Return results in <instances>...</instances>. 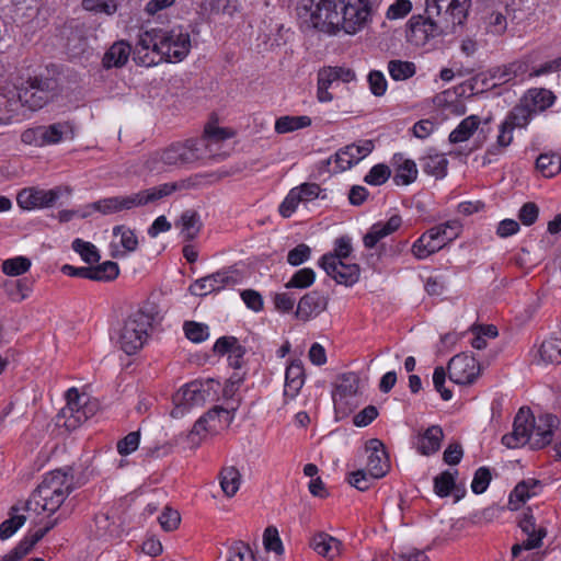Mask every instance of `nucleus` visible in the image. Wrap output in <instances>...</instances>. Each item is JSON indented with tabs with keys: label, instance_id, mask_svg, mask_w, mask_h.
Here are the masks:
<instances>
[{
	"label": "nucleus",
	"instance_id": "1",
	"mask_svg": "<svg viewBox=\"0 0 561 561\" xmlns=\"http://www.w3.org/2000/svg\"><path fill=\"white\" fill-rule=\"evenodd\" d=\"M191 48V35L184 26L156 27L139 35L134 59L146 67L161 61L175 64L184 60Z\"/></svg>",
	"mask_w": 561,
	"mask_h": 561
},
{
	"label": "nucleus",
	"instance_id": "2",
	"mask_svg": "<svg viewBox=\"0 0 561 561\" xmlns=\"http://www.w3.org/2000/svg\"><path fill=\"white\" fill-rule=\"evenodd\" d=\"M72 468L56 469L46 473L27 501L41 511L54 514L76 489Z\"/></svg>",
	"mask_w": 561,
	"mask_h": 561
},
{
	"label": "nucleus",
	"instance_id": "3",
	"mask_svg": "<svg viewBox=\"0 0 561 561\" xmlns=\"http://www.w3.org/2000/svg\"><path fill=\"white\" fill-rule=\"evenodd\" d=\"M207 158H210L207 152V139H187L154 151L147 159L146 167L150 171L162 172L167 168H181Z\"/></svg>",
	"mask_w": 561,
	"mask_h": 561
},
{
	"label": "nucleus",
	"instance_id": "4",
	"mask_svg": "<svg viewBox=\"0 0 561 561\" xmlns=\"http://www.w3.org/2000/svg\"><path fill=\"white\" fill-rule=\"evenodd\" d=\"M340 5L341 0H301L297 10L310 27L332 35L340 31Z\"/></svg>",
	"mask_w": 561,
	"mask_h": 561
},
{
	"label": "nucleus",
	"instance_id": "5",
	"mask_svg": "<svg viewBox=\"0 0 561 561\" xmlns=\"http://www.w3.org/2000/svg\"><path fill=\"white\" fill-rule=\"evenodd\" d=\"M471 0H426L425 12L432 25L443 32H454L465 24Z\"/></svg>",
	"mask_w": 561,
	"mask_h": 561
},
{
	"label": "nucleus",
	"instance_id": "6",
	"mask_svg": "<svg viewBox=\"0 0 561 561\" xmlns=\"http://www.w3.org/2000/svg\"><path fill=\"white\" fill-rule=\"evenodd\" d=\"M220 388L219 381L214 379L194 380L183 386L174 396L173 417L182 416L192 408L203 407L217 398Z\"/></svg>",
	"mask_w": 561,
	"mask_h": 561
},
{
	"label": "nucleus",
	"instance_id": "7",
	"mask_svg": "<svg viewBox=\"0 0 561 561\" xmlns=\"http://www.w3.org/2000/svg\"><path fill=\"white\" fill-rule=\"evenodd\" d=\"M460 230L461 225L457 220L432 227L413 242L411 251L417 260H424L455 240Z\"/></svg>",
	"mask_w": 561,
	"mask_h": 561
},
{
	"label": "nucleus",
	"instance_id": "8",
	"mask_svg": "<svg viewBox=\"0 0 561 561\" xmlns=\"http://www.w3.org/2000/svg\"><path fill=\"white\" fill-rule=\"evenodd\" d=\"M152 317L141 310L128 316L119 331L117 344L122 351H139L148 339V330L151 328Z\"/></svg>",
	"mask_w": 561,
	"mask_h": 561
},
{
	"label": "nucleus",
	"instance_id": "9",
	"mask_svg": "<svg viewBox=\"0 0 561 561\" xmlns=\"http://www.w3.org/2000/svg\"><path fill=\"white\" fill-rule=\"evenodd\" d=\"M57 82L50 77H30L21 88L16 99L21 100V106L25 105L31 111L43 108L56 95Z\"/></svg>",
	"mask_w": 561,
	"mask_h": 561
},
{
	"label": "nucleus",
	"instance_id": "10",
	"mask_svg": "<svg viewBox=\"0 0 561 561\" xmlns=\"http://www.w3.org/2000/svg\"><path fill=\"white\" fill-rule=\"evenodd\" d=\"M69 186H55L50 190L36 187L23 188L16 196L18 205L26 210L34 208H47L54 206L62 196H69Z\"/></svg>",
	"mask_w": 561,
	"mask_h": 561
},
{
	"label": "nucleus",
	"instance_id": "11",
	"mask_svg": "<svg viewBox=\"0 0 561 561\" xmlns=\"http://www.w3.org/2000/svg\"><path fill=\"white\" fill-rule=\"evenodd\" d=\"M151 204L148 190H141L130 195H119L96 201L87 206L88 210L111 215L122 210L142 207Z\"/></svg>",
	"mask_w": 561,
	"mask_h": 561
},
{
	"label": "nucleus",
	"instance_id": "12",
	"mask_svg": "<svg viewBox=\"0 0 561 561\" xmlns=\"http://www.w3.org/2000/svg\"><path fill=\"white\" fill-rule=\"evenodd\" d=\"M340 31L355 34L362 30L369 15L367 0H341L339 10Z\"/></svg>",
	"mask_w": 561,
	"mask_h": 561
},
{
	"label": "nucleus",
	"instance_id": "13",
	"mask_svg": "<svg viewBox=\"0 0 561 561\" xmlns=\"http://www.w3.org/2000/svg\"><path fill=\"white\" fill-rule=\"evenodd\" d=\"M448 377L457 385L472 383L481 371L479 360L473 353H457L449 359Z\"/></svg>",
	"mask_w": 561,
	"mask_h": 561
},
{
	"label": "nucleus",
	"instance_id": "14",
	"mask_svg": "<svg viewBox=\"0 0 561 561\" xmlns=\"http://www.w3.org/2000/svg\"><path fill=\"white\" fill-rule=\"evenodd\" d=\"M67 404L61 409L58 417L65 419L64 425L68 430H75L89 419L88 407H96L94 401H87L82 404V397L77 388L72 387L66 392Z\"/></svg>",
	"mask_w": 561,
	"mask_h": 561
},
{
	"label": "nucleus",
	"instance_id": "15",
	"mask_svg": "<svg viewBox=\"0 0 561 561\" xmlns=\"http://www.w3.org/2000/svg\"><path fill=\"white\" fill-rule=\"evenodd\" d=\"M319 265L337 284L353 286L359 279L360 268L356 263L336 260V256L322 255Z\"/></svg>",
	"mask_w": 561,
	"mask_h": 561
},
{
	"label": "nucleus",
	"instance_id": "16",
	"mask_svg": "<svg viewBox=\"0 0 561 561\" xmlns=\"http://www.w3.org/2000/svg\"><path fill=\"white\" fill-rule=\"evenodd\" d=\"M533 421L534 414L530 409L520 408L514 417L513 431L502 437V444L512 449L530 445Z\"/></svg>",
	"mask_w": 561,
	"mask_h": 561
},
{
	"label": "nucleus",
	"instance_id": "17",
	"mask_svg": "<svg viewBox=\"0 0 561 561\" xmlns=\"http://www.w3.org/2000/svg\"><path fill=\"white\" fill-rule=\"evenodd\" d=\"M560 426V420L553 414H542L531 422L530 448L541 449L548 446Z\"/></svg>",
	"mask_w": 561,
	"mask_h": 561
},
{
	"label": "nucleus",
	"instance_id": "18",
	"mask_svg": "<svg viewBox=\"0 0 561 561\" xmlns=\"http://www.w3.org/2000/svg\"><path fill=\"white\" fill-rule=\"evenodd\" d=\"M373 140L365 139L347 145L336 151L334 162L336 171H346L366 158L374 150Z\"/></svg>",
	"mask_w": 561,
	"mask_h": 561
},
{
	"label": "nucleus",
	"instance_id": "19",
	"mask_svg": "<svg viewBox=\"0 0 561 561\" xmlns=\"http://www.w3.org/2000/svg\"><path fill=\"white\" fill-rule=\"evenodd\" d=\"M236 282L229 270H220L196 279L188 290L194 296L204 297L214 291H219L229 285H234Z\"/></svg>",
	"mask_w": 561,
	"mask_h": 561
},
{
	"label": "nucleus",
	"instance_id": "20",
	"mask_svg": "<svg viewBox=\"0 0 561 561\" xmlns=\"http://www.w3.org/2000/svg\"><path fill=\"white\" fill-rule=\"evenodd\" d=\"M366 451L369 454L367 458L369 476L374 479L385 477L390 469V461L383 443L378 438H371L366 443Z\"/></svg>",
	"mask_w": 561,
	"mask_h": 561
},
{
	"label": "nucleus",
	"instance_id": "21",
	"mask_svg": "<svg viewBox=\"0 0 561 561\" xmlns=\"http://www.w3.org/2000/svg\"><path fill=\"white\" fill-rule=\"evenodd\" d=\"M36 511L32 501L18 502L9 510V518L0 524V540L11 538L26 522L27 517L23 512Z\"/></svg>",
	"mask_w": 561,
	"mask_h": 561
},
{
	"label": "nucleus",
	"instance_id": "22",
	"mask_svg": "<svg viewBox=\"0 0 561 561\" xmlns=\"http://www.w3.org/2000/svg\"><path fill=\"white\" fill-rule=\"evenodd\" d=\"M359 380L355 374L343 375L341 382L336 386L332 399L335 409L339 410H352L354 403L353 400L358 394Z\"/></svg>",
	"mask_w": 561,
	"mask_h": 561
},
{
	"label": "nucleus",
	"instance_id": "23",
	"mask_svg": "<svg viewBox=\"0 0 561 561\" xmlns=\"http://www.w3.org/2000/svg\"><path fill=\"white\" fill-rule=\"evenodd\" d=\"M206 175L196 174L194 176L171 183H163L148 190L151 204L171 195L175 191L196 188L205 183Z\"/></svg>",
	"mask_w": 561,
	"mask_h": 561
},
{
	"label": "nucleus",
	"instance_id": "24",
	"mask_svg": "<svg viewBox=\"0 0 561 561\" xmlns=\"http://www.w3.org/2000/svg\"><path fill=\"white\" fill-rule=\"evenodd\" d=\"M443 439V428L439 425H432L415 436L413 445L419 454L432 456L439 450Z\"/></svg>",
	"mask_w": 561,
	"mask_h": 561
},
{
	"label": "nucleus",
	"instance_id": "25",
	"mask_svg": "<svg viewBox=\"0 0 561 561\" xmlns=\"http://www.w3.org/2000/svg\"><path fill=\"white\" fill-rule=\"evenodd\" d=\"M541 489L542 483L540 480L534 478L522 480L510 494V508L518 510L528 499L538 495Z\"/></svg>",
	"mask_w": 561,
	"mask_h": 561
},
{
	"label": "nucleus",
	"instance_id": "26",
	"mask_svg": "<svg viewBox=\"0 0 561 561\" xmlns=\"http://www.w3.org/2000/svg\"><path fill=\"white\" fill-rule=\"evenodd\" d=\"M401 224L402 219L399 215L391 216L386 222L374 224L363 238L364 245L367 249L375 248L380 240L397 231Z\"/></svg>",
	"mask_w": 561,
	"mask_h": 561
},
{
	"label": "nucleus",
	"instance_id": "27",
	"mask_svg": "<svg viewBox=\"0 0 561 561\" xmlns=\"http://www.w3.org/2000/svg\"><path fill=\"white\" fill-rule=\"evenodd\" d=\"M520 99L536 116L553 105L556 95L545 88H531Z\"/></svg>",
	"mask_w": 561,
	"mask_h": 561
},
{
	"label": "nucleus",
	"instance_id": "28",
	"mask_svg": "<svg viewBox=\"0 0 561 561\" xmlns=\"http://www.w3.org/2000/svg\"><path fill=\"white\" fill-rule=\"evenodd\" d=\"M325 306V298L319 291L313 290L300 298L296 316L298 319L307 321L323 311Z\"/></svg>",
	"mask_w": 561,
	"mask_h": 561
},
{
	"label": "nucleus",
	"instance_id": "29",
	"mask_svg": "<svg viewBox=\"0 0 561 561\" xmlns=\"http://www.w3.org/2000/svg\"><path fill=\"white\" fill-rule=\"evenodd\" d=\"M310 547L319 556L332 560L341 554L342 542L337 538L320 531L310 539Z\"/></svg>",
	"mask_w": 561,
	"mask_h": 561
},
{
	"label": "nucleus",
	"instance_id": "30",
	"mask_svg": "<svg viewBox=\"0 0 561 561\" xmlns=\"http://www.w3.org/2000/svg\"><path fill=\"white\" fill-rule=\"evenodd\" d=\"M396 167L393 182L397 185H410L419 174L416 163L411 159H405L402 153H396L392 158Z\"/></svg>",
	"mask_w": 561,
	"mask_h": 561
},
{
	"label": "nucleus",
	"instance_id": "31",
	"mask_svg": "<svg viewBox=\"0 0 561 561\" xmlns=\"http://www.w3.org/2000/svg\"><path fill=\"white\" fill-rule=\"evenodd\" d=\"M131 47L126 41L115 42L104 54L102 65L105 69L122 68L126 65Z\"/></svg>",
	"mask_w": 561,
	"mask_h": 561
},
{
	"label": "nucleus",
	"instance_id": "32",
	"mask_svg": "<svg viewBox=\"0 0 561 561\" xmlns=\"http://www.w3.org/2000/svg\"><path fill=\"white\" fill-rule=\"evenodd\" d=\"M527 71V65L524 62L515 61L502 67H496L492 70L491 77L499 81V83H508L516 79L520 81Z\"/></svg>",
	"mask_w": 561,
	"mask_h": 561
},
{
	"label": "nucleus",
	"instance_id": "33",
	"mask_svg": "<svg viewBox=\"0 0 561 561\" xmlns=\"http://www.w3.org/2000/svg\"><path fill=\"white\" fill-rule=\"evenodd\" d=\"M469 331L472 334L470 344L478 351L488 347V340L495 339L499 335L497 328L493 324L474 323L469 328Z\"/></svg>",
	"mask_w": 561,
	"mask_h": 561
},
{
	"label": "nucleus",
	"instance_id": "34",
	"mask_svg": "<svg viewBox=\"0 0 561 561\" xmlns=\"http://www.w3.org/2000/svg\"><path fill=\"white\" fill-rule=\"evenodd\" d=\"M535 115L531 110L519 100V102L508 112L505 119L503 121L511 128H525Z\"/></svg>",
	"mask_w": 561,
	"mask_h": 561
},
{
	"label": "nucleus",
	"instance_id": "35",
	"mask_svg": "<svg viewBox=\"0 0 561 561\" xmlns=\"http://www.w3.org/2000/svg\"><path fill=\"white\" fill-rule=\"evenodd\" d=\"M513 128L506 125L504 122L499 127V135L495 144L491 145L485 151V158L488 162L492 161V157L500 156L513 141Z\"/></svg>",
	"mask_w": 561,
	"mask_h": 561
},
{
	"label": "nucleus",
	"instance_id": "36",
	"mask_svg": "<svg viewBox=\"0 0 561 561\" xmlns=\"http://www.w3.org/2000/svg\"><path fill=\"white\" fill-rule=\"evenodd\" d=\"M479 125L480 118L477 115H470L463 118L459 125L449 134V141L451 144H459L468 140L478 129Z\"/></svg>",
	"mask_w": 561,
	"mask_h": 561
},
{
	"label": "nucleus",
	"instance_id": "37",
	"mask_svg": "<svg viewBox=\"0 0 561 561\" xmlns=\"http://www.w3.org/2000/svg\"><path fill=\"white\" fill-rule=\"evenodd\" d=\"M21 100L14 94L0 93V126L9 125L19 115Z\"/></svg>",
	"mask_w": 561,
	"mask_h": 561
},
{
	"label": "nucleus",
	"instance_id": "38",
	"mask_svg": "<svg viewBox=\"0 0 561 561\" xmlns=\"http://www.w3.org/2000/svg\"><path fill=\"white\" fill-rule=\"evenodd\" d=\"M220 486L222 492L232 497L241 484V474L236 467H225L219 473Z\"/></svg>",
	"mask_w": 561,
	"mask_h": 561
},
{
	"label": "nucleus",
	"instance_id": "39",
	"mask_svg": "<svg viewBox=\"0 0 561 561\" xmlns=\"http://www.w3.org/2000/svg\"><path fill=\"white\" fill-rule=\"evenodd\" d=\"M311 125V118L306 115L301 116H282L275 122V131L277 134L291 133Z\"/></svg>",
	"mask_w": 561,
	"mask_h": 561
},
{
	"label": "nucleus",
	"instance_id": "40",
	"mask_svg": "<svg viewBox=\"0 0 561 561\" xmlns=\"http://www.w3.org/2000/svg\"><path fill=\"white\" fill-rule=\"evenodd\" d=\"M238 409L237 405H231L230 408H222L219 405L214 407L207 413L203 415V417H207L208 424H217L218 430L228 426L231 424L234 417V411Z\"/></svg>",
	"mask_w": 561,
	"mask_h": 561
},
{
	"label": "nucleus",
	"instance_id": "41",
	"mask_svg": "<svg viewBox=\"0 0 561 561\" xmlns=\"http://www.w3.org/2000/svg\"><path fill=\"white\" fill-rule=\"evenodd\" d=\"M518 526L522 529V531L527 536V539H533L539 536L540 547L542 546V540L547 536V529L545 527L537 528L536 519L533 515L530 507L523 512V515L518 520Z\"/></svg>",
	"mask_w": 561,
	"mask_h": 561
},
{
	"label": "nucleus",
	"instance_id": "42",
	"mask_svg": "<svg viewBox=\"0 0 561 561\" xmlns=\"http://www.w3.org/2000/svg\"><path fill=\"white\" fill-rule=\"evenodd\" d=\"M536 168L545 178H552L561 171V157L554 152L541 153L536 160Z\"/></svg>",
	"mask_w": 561,
	"mask_h": 561
},
{
	"label": "nucleus",
	"instance_id": "43",
	"mask_svg": "<svg viewBox=\"0 0 561 561\" xmlns=\"http://www.w3.org/2000/svg\"><path fill=\"white\" fill-rule=\"evenodd\" d=\"M448 160L444 154H430L422 159V169L428 174L436 179H442L447 173Z\"/></svg>",
	"mask_w": 561,
	"mask_h": 561
},
{
	"label": "nucleus",
	"instance_id": "44",
	"mask_svg": "<svg viewBox=\"0 0 561 561\" xmlns=\"http://www.w3.org/2000/svg\"><path fill=\"white\" fill-rule=\"evenodd\" d=\"M43 147L55 145L62 140L64 136L71 130L68 123H55L48 126H42Z\"/></svg>",
	"mask_w": 561,
	"mask_h": 561
},
{
	"label": "nucleus",
	"instance_id": "45",
	"mask_svg": "<svg viewBox=\"0 0 561 561\" xmlns=\"http://www.w3.org/2000/svg\"><path fill=\"white\" fill-rule=\"evenodd\" d=\"M416 67L412 61L393 59L388 62V72L396 81L408 80L415 75Z\"/></svg>",
	"mask_w": 561,
	"mask_h": 561
},
{
	"label": "nucleus",
	"instance_id": "46",
	"mask_svg": "<svg viewBox=\"0 0 561 561\" xmlns=\"http://www.w3.org/2000/svg\"><path fill=\"white\" fill-rule=\"evenodd\" d=\"M228 553V561H265L263 558L256 557L249 543L241 540L234 541Z\"/></svg>",
	"mask_w": 561,
	"mask_h": 561
},
{
	"label": "nucleus",
	"instance_id": "47",
	"mask_svg": "<svg viewBox=\"0 0 561 561\" xmlns=\"http://www.w3.org/2000/svg\"><path fill=\"white\" fill-rule=\"evenodd\" d=\"M458 471L450 472L448 470L443 471L434 478V492L439 497H447L450 495L453 489L456 485V477Z\"/></svg>",
	"mask_w": 561,
	"mask_h": 561
},
{
	"label": "nucleus",
	"instance_id": "48",
	"mask_svg": "<svg viewBox=\"0 0 561 561\" xmlns=\"http://www.w3.org/2000/svg\"><path fill=\"white\" fill-rule=\"evenodd\" d=\"M182 234L186 241L196 238L201 229L199 216L196 211L186 210L181 216Z\"/></svg>",
	"mask_w": 561,
	"mask_h": 561
},
{
	"label": "nucleus",
	"instance_id": "49",
	"mask_svg": "<svg viewBox=\"0 0 561 561\" xmlns=\"http://www.w3.org/2000/svg\"><path fill=\"white\" fill-rule=\"evenodd\" d=\"M91 280L96 282H111L114 280L119 274L118 264L113 261H106L96 266H91Z\"/></svg>",
	"mask_w": 561,
	"mask_h": 561
},
{
	"label": "nucleus",
	"instance_id": "50",
	"mask_svg": "<svg viewBox=\"0 0 561 561\" xmlns=\"http://www.w3.org/2000/svg\"><path fill=\"white\" fill-rule=\"evenodd\" d=\"M71 247L72 250L77 252L88 264L98 263L101 259L99 250L91 242L77 238L72 241Z\"/></svg>",
	"mask_w": 561,
	"mask_h": 561
},
{
	"label": "nucleus",
	"instance_id": "51",
	"mask_svg": "<svg viewBox=\"0 0 561 561\" xmlns=\"http://www.w3.org/2000/svg\"><path fill=\"white\" fill-rule=\"evenodd\" d=\"M485 32L492 35H502L507 28L506 16L497 11H492L483 18Z\"/></svg>",
	"mask_w": 561,
	"mask_h": 561
},
{
	"label": "nucleus",
	"instance_id": "52",
	"mask_svg": "<svg viewBox=\"0 0 561 561\" xmlns=\"http://www.w3.org/2000/svg\"><path fill=\"white\" fill-rule=\"evenodd\" d=\"M31 265V260L26 256H15L3 261L2 272L8 276H20L26 273Z\"/></svg>",
	"mask_w": 561,
	"mask_h": 561
},
{
	"label": "nucleus",
	"instance_id": "53",
	"mask_svg": "<svg viewBox=\"0 0 561 561\" xmlns=\"http://www.w3.org/2000/svg\"><path fill=\"white\" fill-rule=\"evenodd\" d=\"M185 336L193 343H201L208 339V325L195 321H185L183 324Z\"/></svg>",
	"mask_w": 561,
	"mask_h": 561
},
{
	"label": "nucleus",
	"instance_id": "54",
	"mask_svg": "<svg viewBox=\"0 0 561 561\" xmlns=\"http://www.w3.org/2000/svg\"><path fill=\"white\" fill-rule=\"evenodd\" d=\"M316 279V273L310 267H305L301 270H298L291 278L288 280V283L285 285L286 288H308L310 287Z\"/></svg>",
	"mask_w": 561,
	"mask_h": 561
},
{
	"label": "nucleus",
	"instance_id": "55",
	"mask_svg": "<svg viewBox=\"0 0 561 561\" xmlns=\"http://www.w3.org/2000/svg\"><path fill=\"white\" fill-rule=\"evenodd\" d=\"M390 175V168L383 163H378L369 170L365 175L364 181L369 185L379 186L386 183Z\"/></svg>",
	"mask_w": 561,
	"mask_h": 561
},
{
	"label": "nucleus",
	"instance_id": "56",
	"mask_svg": "<svg viewBox=\"0 0 561 561\" xmlns=\"http://www.w3.org/2000/svg\"><path fill=\"white\" fill-rule=\"evenodd\" d=\"M492 480L491 471L488 467H480L476 470L472 482L471 490L474 494H482L486 491L490 482Z\"/></svg>",
	"mask_w": 561,
	"mask_h": 561
},
{
	"label": "nucleus",
	"instance_id": "57",
	"mask_svg": "<svg viewBox=\"0 0 561 561\" xmlns=\"http://www.w3.org/2000/svg\"><path fill=\"white\" fill-rule=\"evenodd\" d=\"M114 236H121V243L128 252H134L138 248V239L134 230L126 228L123 225L113 228Z\"/></svg>",
	"mask_w": 561,
	"mask_h": 561
},
{
	"label": "nucleus",
	"instance_id": "58",
	"mask_svg": "<svg viewBox=\"0 0 561 561\" xmlns=\"http://www.w3.org/2000/svg\"><path fill=\"white\" fill-rule=\"evenodd\" d=\"M530 365L538 369L561 364V353H530Z\"/></svg>",
	"mask_w": 561,
	"mask_h": 561
},
{
	"label": "nucleus",
	"instance_id": "59",
	"mask_svg": "<svg viewBox=\"0 0 561 561\" xmlns=\"http://www.w3.org/2000/svg\"><path fill=\"white\" fill-rule=\"evenodd\" d=\"M263 543L264 548L267 551H273L276 554H282L284 552L283 543L278 535V530L268 526L263 534Z\"/></svg>",
	"mask_w": 561,
	"mask_h": 561
},
{
	"label": "nucleus",
	"instance_id": "60",
	"mask_svg": "<svg viewBox=\"0 0 561 561\" xmlns=\"http://www.w3.org/2000/svg\"><path fill=\"white\" fill-rule=\"evenodd\" d=\"M302 202L299 191L296 187L291 188L285 199L279 205L278 211L284 218H289L297 209L299 203Z\"/></svg>",
	"mask_w": 561,
	"mask_h": 561
},
{
	"label": "nucleus",
	"instance_id": "61",
	"mask_svg": "<svg viewBox=\"0 0 561 561\" xmlns=\"http://www.w3.org/2000/svg\"><path fill=\"white\" fill-rule=\"evenodd\" d=\"M140 443V433L138 431L128 433L117 442V451L122 456H127L137 450Z\"/></svg>",
	"mask_w": 561,
	"mask_h": 561
},
{
	"label": "nucleus",
	"instance_id": "62",
	"mask_svg": "<svg viewBox=\"0 0 561 561\" xmlns=\"http://www.w3.org/2000/svg\"><path fill=\"white\" fill-rule=\"evenodd\" d=\"M82 8L91 12H102L112 15L116 12L117 5L114 1L82 0Z\"/></svg>",
	"mask_w": 561,
	"mask_h": 561
},
{
	"label": "nucleus",
	"instance_id": "63",
	"mask_svg": "<svg viewBox=\"0 0 561 561\" xmlns=\"http://www.w3.org/2000/svg\"><path fill=\"white\" fill-rule=\"evenodd\" d=\"M311 256V249L306 243H300L291 249L287 254V262L293 266H298L307 262Z\"/></svg>",
	"mask_w": 561,
	"mask_h": 561
},
{
	"label": "nucleus",
	"instance_id": "64",
	"mask_svg": "<svg viewBox=\"0 0 561 561\" xmlns=\"http://www.w3.org/2000/svg\"><path fill=\"white\" fill-rule=\"evenodd\" d=\"M370 92L376 96H381L387 91V80L381 71L371 70L367 76Z\"/></svg>",
	"mask_w": 561,
	"mask_h": 561
}]
</instances>
